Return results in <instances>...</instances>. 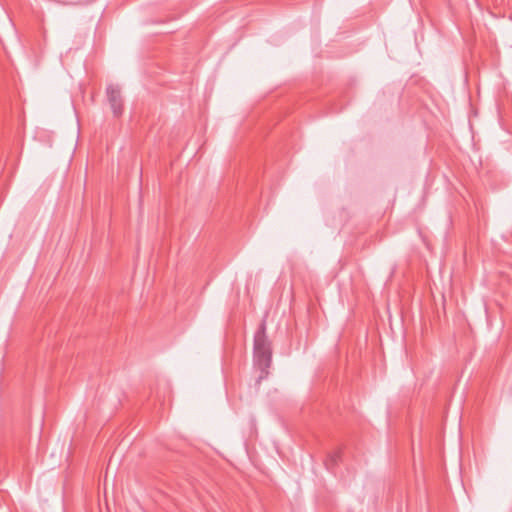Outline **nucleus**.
Wrapping results in <instances>:
<instances>
[{"mask_svg":"<svg viewBox=\"0 0 512 512\" xmlns=\"http://www.w3.org/2000/svg\"><path fill=\"white\" fill-rule=\"evenodd\" d=\"M336 458H339V455H335V456H333V457H332V460H333V461H336Z\"/></svg>","mask_w":512,"mask_h":512,"instance_id":"obj_3","label":"nucleus"},{"mask_svg":"<svg viewBox=\"0 0 512 512\" xmlns=\"http://www.w3.org/2000/svg\"><path fill=\"white\" fill-rule=\"evenodd\" d=\"M254 365L260 370L256 383L259 385L265 379L271 366L272 349L271 342L266 335V322L263 320L254 335L253 345Z\"/></svg>","mask_w":512,"mask_h":512,"instance_id":"obj_1","label":"nucleus"},{"mask_svg":"<svg viewBox=\"0 0 512 512\" xmlns=\"http://www.w3.org/2000/svg\"><path fill=\"white\" fill-rule=\"evenodd\" d=\"M107 100L115 117H120L123 113V100L120 88L117 85L109 84L106 88Z\"/></svg>","mask_w":512,"mask_h":512,"instance_id":"obj_2","label":"nucleus"}]
</instances>
